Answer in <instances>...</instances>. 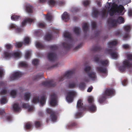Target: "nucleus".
<instances>
[{
  "mask_svg": "<svg viewBox=\"0 0 132 132\" xmlns=\"http://www.w3.org/2000/svg\"><path fill=\"white\" fill-rule=\"evenodd\" d=\"M115 90L113 88H107L105 90L104 94L100 96L98 98L99 102L102 104L107 98V96H112L114 95Z\"/></svg>",
  "mask_w": 132,
  "mask_h": 132,
  "instance_id": "1",
  "label": "nucleus"
},
{
  "mask_svg": "<svg viewBox=\"0 0 132 132\" xmlns=\"http://www.w3.org/2000/svg\"><path fill=\"white\" fill-rule=\"evenodd\" d=\"M127 58L128 60H125L122 62V65L120 67L119 70L121 72H123L127 68L132 67V54L127 55Z\"/></svg>",
  "mask_w": 132,
  "mask_h": 132,
  "instance_id": "2",
  "label": "nucleus"
},
{
  "mask_svg": "<svg viewBox=\"0 0 132 132\" xmlns=\"http://www.w3.org/2000/svg\"><path fill=\"white\" fill-rule=\"evenodd\" d=\"M64 37L65 38H67L68 39V43H63L62 45L64 48L67 50L70 49L72 46L71 44L72 42V39L71 35L68 32H65L64 34Z\"/></svg>",
  "mask_w": 132,
  "mask_h": 132,
  "instance_id": "3",
  "label": "nucleus"
},
{
  "mask_svg": "<svg viewBox=\"0 0 132 132\" xmlns=\"http://www.w3.org/2000/svg\"><path fill=\"white\" fill-rule=\"evenodd\" d=\"M124 20V18L121 16H119L117 19H113L112 18H109L108 20V24H110L112 27L116 26V23L120 22L123 23Z\"/></svg>",
  "mask_w": 132,
  "mask_h": 132,
  "instance_id": "4",
  "label": "nucleus"
},
{
  "mask_svg": "<svg viewBox=\"0 0 132 132\" xmlns=\"http://www.w3.org/2000/svg\"><path fill=\"white\" fill-rule=\"evenodd\" d=\"M91 67L90 66H87L84 69L85 71L88 74V76L93 80H95L96 77V73L94 72H89L91 69Z\"/></svg>",
  "mask_w": 132,
  "mask_h": 132,
  "instance_id": "5",
  "label": "nucleus"
},
{
  "mask_svg": "<svg viewBox=\"0 0 132 132\" xmlns=\"http://www.w3.org/2000/svg\"><path fill=\"white\" fill-rule=\"evenodd\" d=\"M46 100L45 97L44 96H42L40 99L39 100V97H34L33 98L32 101V102L34 104L37 103L38 102H39L41 105L42 106L45 103Z\"/></svg>",
  "mask_w": 132,
  "mask_h": 132,
  "instance_id": "6",
  "label": "nucleus"
},
{
  "mask_svg": "<svg viewBox=\"0 0 132 132\" xmlns=\"http://www.w3.org/2000/svg\"><path fill=\"white\" fill-rule=\"evenodd\" d=\"M94 60L96 63L101 64L103 66L106 67L108 66V61L107 60H102L100 59L98 55L95 56L94 58Z\"/></svg>",
  "mask_w": 132,
  "mask_h": 132,
  "instance_id": "7",
  "label": "nucleus"
},
{
  "mask_svg": "<svg viewBox=\"0 0 132 132\" xmlns=\"http://www.w3.org/2000/svg\"><path fill=\"white\" fill-rule=\"evenodd\" d=\"M42 84L44 87H54L56 85V83L52 79L43 82Z\"/></svg>",
  "mask_w": 132,
  "mask_h": 132,
  "instance_id": "8",
  "label": "nucleus"
},
{
  "mask_svg": "<svg viewBox=\"0 0 132 132\" xmlns=\"http://www.w3.org/2000/svg\"><path fill=\"white\" fill-rule=\"evenodd\" d=\"M116 48H114L113 49H105V52L109 54L113 59L117 58L118 57L117 53L116 51Z\"/></svg>",
  "mask_w": 132,
  "mask_h": 132,
  "instance_id": "9",
  "label": "nucleus"
},
{
  "mask_svg": "<svg viewBox=\"0 0 132 132\" xmlns=\"http://www.w3.org/2000/svg\"><path fill=\"white\" fill-rule=\"evenodd\" d=\"M75 73L74 70H72L66 72L64 76H62L60 78L59 81H62L64 80V78L66 77L67 78H69L71 77L72 75Z\"/></svg>",
  "mask_w": 132,
  "mask_h": 132,
  "instance_id": "10",
  "label": "nucleus"
},
{
  "mask_svg": "<svg viewBox=\"0 0 132 132\" xmlns=\"http://www.w3.org/2000/svg\"><path fill=\"white\" fill-rule=\"evenodd\" d=\"M75 93L73 91H69L67 93L66 99L68 102L71 103L73 102Z\"/></svg>",
  "mask_w": 132,
  "mask_h": 132,
  "instance_id": "11",
  "label": "nucleus"
},
{
  "mask_svg": "<svg viewBox=\"0 0 132 132\" xmlns=\"http://www.w3.org/2000/svg\"><path fill=\"white\" fill-rule=\"evenodd\" d=\"M46 111L47 113L51 114L50 117L52 121H54L57 120V116L55 112L53 111L50 108H47Z\"/></svg>",
  "mask_w": 132,
  "mask_h": 132,
  "instance_id": "12",
  "label": "nucleus"
},
{
  "mask_svg": "<svg viewBox=\"0 0 132 132\" xmlns=\"http://www.w3.org/2000/svg\"><path fill=\"white\" fill-rule=\"evenodd\" d=\"M57 96L55 94L51 95L50 97V104L52 106H55L56 104Z\"/></svg>",
  "mask_w": 132,
  "mask_h": 132,
  "instance_id": "13",
  "label": "nucleus"
},
{
  "mask_svg": "<svg viewBox=\"0 0 132 132\" xmlns=\"http://www.w3.org/2000/svg\"><path fill=\"white\" fill-rule=\"evenodd\" d=\"M22 75V73L20 72H16L12 75L10 77V79L11 80L16 79L21 77Z\"/></svg>",
  "mask_w": 132,
  "mask_h": 132,
  "instance_id": "14",
  "label": "nucleus"
},
{
  "mask_svg": "<svg viewBox=\"0 0 132 132\" xmlns=\"http://www.w3.org/2000/svg\"><path fill=\"white\" fill-rule=\"evenodd\" d=\"M96 69L97 71L99 73H106L107 71L106 68L102 67H97L96 68Z\"/></svg>",
  "mask_w": 132,
  "mask_h": 132,
  "instance_id": "15",
  "label": "nucleus"
},
{
  "mask_svg": "<svg viewBox=\"0 0 132 132\" xmlns=\"http://www.w3.org/2000/svg\"><path fill=\"white\" fill-rule=\"evenodd\" d=\"M13 55L9 51H4L2 56L3 58L7 59H10Z\"/></svg>",
  "mask_w": 132,
  "mask_h": 132,
  "instance_id": "16",
  "label": "nucleus"
},
{
  "mask_svg": "<svg viewBox=\"0 0 132 132\" xmlns=\"http://www.w3.org/2000/svg\"><path fill=\"white\" fill-rule=\"evenodd\" d=\"M25 10L28 13H32L33 12V7L29 4H26L25 7Z\"/></svg>",
  "mask_w": 132,
  "mask_h": 132,
  "instance_id": "17",
  "label": "nucleus"
},
{
  "mask_svg": "<svg viewBox=\"0 0 132 132\" xmlns=\"http://www.w3.org/2000/svg\"><path fill=\"white\" fill-rule=\"evenodd\" d=\"M117 5L115 4L113 5L110 9V15L111 16H113L115 13L117 12Z\"/></svg>",
  "mask_w": 132,
  "mask_h": 132,
  "instance_id": "18",
  "label": "nucleus"
},
{
  "mask_svg": "<svg viewBox=\"0 0 132 132\" xmlns=\"http://www.w3.org/2000/svg\"><path fill=\"white\" fill-rule=\"evenodd\" d=\"M47 57L50 61H54L56 59L57 55L55 53H49L47 54Z\"/></svg>",
  "mask_w": 132,
  "mask_h": 132,
  "instance_id": "19",
  "label": "nucleus"
},
{
  "mask_svg": "<svg viewBox=\"0 0 132 132\" xmlns=\"http://www.w3.org/2000/svg\"><path fill=\"white\" fill-rule=\"evenodd\" d=\"M82 101L81 100H79L77 103V106L78 109L79 111H82L84 110V108L83 106V103H82Z\"/></svg>",
  "mask_w": 132,
  "mask_h": 132,
  "instance_id": "20",
  "label": "nucleus"
},
{
  "mask_svg": "<svg viewBox=\"0 0 132 132\" xmlns=\"http://www.w3.org/2000/svg\"><path fill=\"white\" fill-rule=\"evenodd\" d=\"M35 19H32L30 18H28L26 19L21 23L22 26L23 27L25 26L27 23H30L34 22Z\"/></svg>",
  "mask_w": 132,
  "mask_h": 132,
  "instance_id": "21",
  "label": "nucleus"
},
{
  "mask_svg": "<svg viewBox=\"0 0 132 132\" xmlns=\"http://www.w3.org/2000/svg\"><path fill=\"white\" fill-rule=\"evenodd\" d=\"M88 108L89 110L92 112H94L96 110V106L94 104L89 105Z\"/></svg>",
  "mask_w": 132,
  "mask_h": 132,
  "instance_id": "22",
  "label": "nucleus"
},
{
  "mask_svg": "<svg viewBox=\"0 0 132 132\" xmlns=\"http://www.w3.org/2000/svg\"><path fill=\"white\" fill-rule=\"evenodd\" d=\"M124 9V7L122 5H120L119 6L117 5V12L119 13H121L123 11Z\"/></svg>",
  "mask_w": 132,
  "mask_h": 132,
  "instance_id": "23",
  "label": "nucleus"
},
{
  "mask_svg": "<svg viewBox=\"0 0 132 132\" xmlns=\"http://www.w3.org/2000/svg\"><path fill=\"white\" fill-rule=\"evenodd\" d=\"M82 28L84 32L86 33L88 29V25L87 23H83Z\"/></svg>",
  "mask_w": 132,
  "mask_h": 132,
  "instance_id": "24",
  "label": "nucleus"
},
{
  "mask_svg": "<svg viewBox=\"0 0 132 132\" xmlns=\"http://www.w3.org/2000/svg\"><path fill=\"white\" fill-rule=\"evenodd\" d=\"M99 13L98 11L97 10L95 7L93 8L92 14L93 16L94 17H96L98 15Z\"/></svg>",
  "mask_w": 132,
  "mask_h": 132,
  "instance_id": "25",
  "label": "nucleus"
},
{
  "mask_svg": "<svg viewBox=\"0 0 132 132\" xmlns=\"http://www.w3.org/2000/svg\"><path fill=\"white\" fill-rule=\"evenodd\" d=\"M21 18L20 16L14 14L11 17V19L14 21H17L19 20Z\"/></svg>",
  "mask_w": 132,
  "mask_h": 132,
  "instance_id": "26",
  "label": "nucleus"
},
{
  "mask_svg": "<svg viewBox=\"0 0 132 132\" xmlns=\"http://www.w3.org/2000/svg\"><path fill=\"white\" fill-rule=\"evenodd\" d=\"M62 19L63 20H65V21H67V20H68L69 19V15L67 12H64L62 15Z\"/></svg>",
  "mask_w": 132,
  "mask_h": 132,
  "instance_id": "27",
  "label": "nucleus"
},
{
  "mask_svg": "<svg viewBox=\"0 0 132 132\" xmlns=\"http://www.w3.org/2000/svg\"><path fill=\"white\" fill-rule=\"evenodd\" d=\"M78 123L76 122H72L68 124L67 126V128L70 129L73 127H74L77 125Z\"/></svg>",
  "mask_w": 132,
  "mask_h": 132,
  "instance_id": "28",
  "label": "nucleus"
},
{
  "mask_svg": "<svg viewBox=\"0 0 132 132\" xmlns=\"http://www.w3.org/2000/svg\"><path fill=\"white\" fill-rule=\"evenodd\" d=\"M13 108L14 111H19L20 109V108L19 107V104L16 103L14 104Z\"/></svg>",
  "mask_w": 132,
  "mask_h": 132,
  "instance_id": "29",
  "label": "nucleus"
},
{
  "mask_svg": "<svg viewBox=\"0 0 132 132\" xmlns=\"http://www.w3.org/2000/svg\"><path fill=\"white\" fill-rule=\"evenodd\" d=\"M19 66L20 67L26 68L28 66V64L26 63V62L21 61L19 63Z\"/></svg>",
  "mask_w": 132,
  "mask_h": 132,
  "instance_id": "30",
  "label": "nucleus"
},
{
  "mask_svg": "<svg viewBox=\"0 0 132 132\" xmlns=\"http://www.w3.org/2000/svg\"><path fill=\"white\" fill-rule=\"evenodd\" d=\"M52 38V35L50 34H48L45 36L44 39L45 40L49 41L51 40Z\"/></svg>",
  "mask_w": 132,
  "mask_h": 132,
  "instance_id": "31",
  "label": "nucleus"
},
{
  "mask_svg": "<svg viewBox=\"0 0 132 132\" xmlns=\"http://www.w3.org/2000/svg\"><path fill=\"white\" fill-rule=\"evenodd\" d=\"M31 96V94L30 93H26L24 96V100L26 101H29L30 99V97Z\"/></svg>",
  "mask_w": 132,
  "mask_h": 132,
  "instance_id": "32",
  "label": "nucleus"
},
{
  "mask_svg": "<svg viewBox=\"0 0 132 132\" xmlns=\"http://www.w3.org/2000/svg\"><path fill=\"white\" fill-rule=\"evenodd\" d=\"M86 86V84L84 82H80L79 85V87L81 90L84 89Z\"/></svg>",
  "mask_w": 132,
  "mask_h": 132,
  "instance_id": "33",
  "label": "nucleus"
},
{
  "mask_svg": "<svg viewBox=\"0 0 132 132\" xmlns=\"http://www.w3.org/2000/svg\"><path fill=\"white\" fill-rule=\"evenodd\" d=\"M43 77L42 74L40 75V74H38L37 75L34 76L33 79L35 80H38L41 78Z\"/></svg>",
  "mask_w": 132,
  "mask_h": 132,
  "instance_id": "34",
  "label": "nucleus"
},
{
  "mask_svg": "<svg viewBox=\"0 0 132 132\" xmlns=\"http://www.w3.org/2000/svg\"><path fill=\"white\" fill-rule=\"evenodd\" d=\"M92 50L94 51L98 52L102 50V48L100 46H95L93 47Z\"/></svg>",
  "mask_w": 132,
  "mask_h": 132,
  "instance_id": "35",
  "label": "nucleus"
},
{
  "mask_svg": "<svg viewBox=\"0 0 132 132\" xmlns=\"http://www.w3.org/2000/svg\"><path fill=\"white\" fill-rule=\"evenodd\" d=\"M5 71L2 68H0V79H2L4 75Z\"/></svg>",
  "mask_w": 132,
  "mask_h": 132,
  "instance_id": "36",
  "label": "nucleus"
},
{
  "mask_svg": "<svg viewBox=\"0 0 132 132\" xmlns=\"http://www.w3.org/2000/svg\"><path fill=\"white\" fill-rule=\"evenodd\" d=\"M32 126V123L31 122H28L26 124L25 128L26 129H30L31 128Z\"/></svg>",
  "mask_w": 132,
  "mask_h": 132,
  "instance_id": "37",
  "label": "nucleus"
},
{
  "mask_svg": "<svg viewBox=\"0 0 132 132\" xmlns=\"http://www.w3.org/2000/svg\"><path fill=\"white\" fill-rule=\"evenodd\" d=\"M80 28L78 27H75L74 28V32L77 35H79L80 34Z\"/></svg>",
  "mask_w": 132,
  "mask_h": 132,
  "instance_id": "38",
  "label": "nucleus"
},
{
  "mask_svg": "<svg viewBox=\"0 0 132 132\" xmlns=\"http://www.w3.org/2000/svg\"><path fill=\"white\" fill-rule=\"evenodd\" d=\"M117 43V42L115 41H113L111 42H109L108 43V46L110 47H111L112 46H114L116 45Z\"/></svg>",
  "mask_w": 132,
  "mask_h": 132,
  "instance_id": "39",
  "label": "nucleus"
},
{
  "mask_svg": "<svg viewBox=\"0 0 132 132\" xmlns=\"http://www.w3.org/2000/svg\"><path fill=\"white\" fill-rule=\"evenodd\" d=\"M17 92L16 90H13L10 93V95L13 98H15Z\"/></svg>",
  "mask_w": 132,
  "mask_h": 132,
  "instance_id": "40",
  "label": "nucleus"
},
{
  "mask_svg": "<svg viewBox=\"0 0 132 132\" xmlns=\"http://www.w3.org/2000/svg\"><path fill=\"white\" fill-rule=\"evenodd\" d=\"M56 3V1L55 0H49L48 2V3L50 6H54Z\"/></svg>",
  "mask_w": 132,
  "mask_h": 132,
  "instance_id": "41",
  "label": "nucleus"
},
{
  "mask_svg": "<svg viewBox=\"0 0 132 132\" xmlns=\"http://www.w3.org/2000/svg\"><path fill=\"white\" fill-rule=\"evenodd\" d=\"M76 86V84L75 83H69L68 86V88H75Z\"/></svg>",
  "mask_w": 132,
  "mask_h": 132,
  "instance_id": "42",
  "label": "nucleus"
},
{
  "mask_svg": "<svg viewBox=\"0 0 132 132\" xmlns=\"http://www.w3.org/2000/svg\"><path fill=\"white\" fill-rule=\"evenodd\" d=\"M36 46L37 48H43L44 47V46L43 45L38 42L37 43Z\"/></svg>",
  "mask_w": 132,
  "mask_h": 132,
  "instance_id": "43",
  "label": "nucleus"
},
{
  "mask_svg": "<svg viewBox=\"0 0 132 132\" xmlns=\"http://www.w3.org/2000/svg\"><path fill=\"white\" fill-rule=\"evenodd\" d=\"M5 114L6 115L5 116V118L6 119V120L7 121H11L12 119V117L11 116L8 114Z\"/></svg>",
  "mask_w": 132,
  "mask_h": 132,
  "instance_id": "44",
  "label": "nucleus"
},
{
  "mask_svg": "<svg viewBox=\"0 0 132 132\" xmlns=\"http://www.w3.org/2000/svg\"><path fill=\"white\" fill-rule=\"evenodd\" d=\"M30 41L29 38L28 37H26L25 38L24 42L25 45L28 44L29 43Z\"/></svg>",
  "mask_w": 132,
  "mask_h": 132,
  "instance_id": "45",
  "label": "nucleus"
},
{
  "mask_svg": "<svg viewBox=\"0 0 132 132\" xmlns=\"http://www.w3.org/2000/svg\"><path fill=\"white\" fill-rule=\"evenodd\" d=\"M39 61L37 59H34L32 61V64L35 65H37L39 63Z\"/></svg>",
  "mask_w": 132,
  "mask_h": 132,
  "instance_id": "46",
  "label": "nucleus"
},
{
  "mask_svg": "<svg viewBox=\"0 0 132 132\" xmlns=\"http://www.w3.org/2000/svg\"><path fill=\"white\" fill-rule=\"evenodd\" d=\"M35 126L36 127L38 128L40 127L41 126V122L38 121H35Z\"/></svg>",
  "mask_w": 132,
  "mask_h": 132,
  "instance_id": "47",
  "label": "nucleus"
},
{
  "mask_svg": "<svg viewBox=\"0 0 132 132\" xmlns=\"http://www.w3.org/2000/svg\"><path fill=\"white\" fill-rule=\"evenodd\" d=\"M31 54V52L29 51H27L25 54V57L26 59H28L29 57Z\"/></svg>",
  "mask_w": 132,
  "mask_h": 132,
  "instance_id": "48",
  "label": "nucleus"
},
{
  "mask_svg": "<svg viewBox=\"0 0 132 132\" xmlns=\"http://www.w3.org/2000/svg\"><path fill=\"white\" fill-rule=\"evenodd\" d=\"M58 47L56 45H51L50 47V49L52 50H55L58 49Z\"/></svg>",
  "mask_w": 132,
  "mask_h": 132,
  "instance_id": "49",
  "label": "nucleus"
},
{
  "mask_svg": "<svg viewBox=\"0 0 132 132\" xmlns=\"http://www.w3.org/2000/svg\"><path fill=\"white\" fill-rule=\"evenodd\" d=\"M23 44V43L22 42H17L15 43V45L16 47L18 48H19L22 46Z\"/></svg>",
  "mask_w": 132,
  "mask_h": 132,
  "instance_id": "50",
  "label": "nucleus"
},
{
  "mask_svg": "<svg viewBox=\"0 0 132 132\" xmlns=\"http://www.w3.org/2000/svg\"><path fill=\"white\" fill-rule=\"evenodd\" d=\"M88 101L89 104V105L94 104V100L93 98L90 97L88 98Z\"/></svg>",
  "mask_w": 132,
  "mask_h": 132,
  "instance_id": "51",
  "label": "nucleus"
},
{
  "mask_svg": "<svg viewBox=\"0 0 132 132\" xmlns=\"http://www.w3.org/2000/svg\"><path fill=\"white\" fill-rule=\"evenodd\" d=\"M131 29V27L129 26H126L124 28V30L127 32H129Z\"/></svg>",
  "mask_w": 132,
  "mask_h": 132,
  "instance_id": "52",
  "label": "nucleus"
},
{
  "mask_svg": "<svg viewBox=\"0 0 132 132\" xmlns=\"http://www.w3.org/2000/svg\"><path fill=\"white\" fill-rule=\"evenodd\" d=\"M35 34L38 35H41L42 34V30L40 29L36 30L35 31Z\"/></svg>",
  "mask_w": 132,
  "mask_h": 132,
  "instance_id": "53",
  "label": "nucleus"
},
{
  "mask_svg": "<svg viewBox=\"0 0 132 132\" xmlns=\"http://www.w3.org/2000/svg\"><path fill=\"white\" fill-rule=\"evenodd\" d=\"M82 113L81 112H79L77 113L75 115V118H78L81 117Z\"/></svg>",
  "mask_w": 132,
  "mask_h": 132,
  "instance_id": "54",
  "label": "nucleus"
},
{
  "mask_svg": "<svg viewBox=\"0 0 132 132\" xmlns=\"http://www.w3.org/2000/svg\"><path fill=\"white\" fill-rule=\"evenodd\" d=\"M97 24L95 22H93L92 23V29H94L96 27Z\"/></svg>",
  "mask_w": 132,
  "mask_h": 132,
  "instance_id": "55",
  "label": "nucleus"
},
{
  "mask_svg": "<svg viewBox=\"0 0 132 132\" xmlns=\"http://www.w3.org/2000/svg\"><path fill=\"white\" fill-rule=\"evenodd\" d=\"M122 48L125 49H128L130 48V46L128 44H124L122 45Z\"/></svg>",
  "mask_w": 132,
  "mask_h": 132,
  "instance_id": "56",
  "label": "nucleus"
},
{
  "mask_svg": "<svg viewBox=\"0 0 132 132\" xmlns=\"http://www.w3.org/2000/svg\"><path fill=\"white\" fill-rule=\"evenodd\" d=\"M1 103L2 104H5L6 103V100L5 98H3L1 100Z\"/></svg>",
  "mask_w": 132,
  "mask_h": 132,
  "instance_id": "57",
  "label": "nucleus"
},
{
  "mask_svg": "<svg viewBox=\"0 0 132 132\" xmlns=\"http://www.w3.org/2000/svg\"><path fill=\"white\" fill-rule=\"evenodd\" d=\"M7 93V90L5 89H3L0 93L1 95H5Z\"/></svg>",
  "mask_w": 132,
  "mask_h": 132,
  "instance_id": "58",
  "label": "nucleus"
},
{
  "mask_svg": "<svg viewBox=\"0 0 132 132\" xmlns=\"http://www.w3.org/2000/svg\"><path fill=\"white\" fill-rule=\"evenodd\" d=\"M90 2L88 1H84L83 3V4L85 6H86L89 5L90 4Z\"/></svg>",
  "mask_w": 132,
  "mask_h": 132,
  "instance_id": "59",
  "label": "nucleus"
},
{
  "mask_svg": "<svg viewBox=\"0 0 132 132\" xmlns=\"http://www.w3.org/2000/svg\"><path fill=\"white\" fill-rule=\"evenodd\" d=\"M57 4L60 6H62L64 4V2L63 1H59L57 2Z\"/></svg>",
  "mask_w": 132,
  "mask_h": 132,
  "instance_id": "60",
  "label": "nucleus"
},
{
  "mask_svg": "<svg viewBox=\"0 0 132 132\" xmlns=\"http://www.w3.org/2000/svg\"><path fill=\"white\" fill-rule=\"evenodd\" d=\"M5 47L6 49L10 50L12 47V46L11 44H9L6 45Z\"/></svg>",
  "mask_w": 132,
  "mask_h": 132,
  "instance_id": "61",
  "label": "nucleus"
},
{
  "mask_svg": "<svg viewBox=\"0 0 132 132\" xmlns=\"http://www.w3.org/2000/svg\"><path fill=\"white\" fill-rule=\"evenodd\" d=\"M46 18L47 20L51 21L52 20V17L50 15H46Z\"/></svg>",
  "mask_w": 132,
  "mask_h": 132,
  "instance_id": "62",
  "label": "nucleus"
},
{
  "mask_svg": "<svg viewBox=\"0 0 132 132\" xmlns=\"http://www.w3.org/2000/svg\"><path fill=\"white\" fill-rule=\"evenodd\" d=\"M73 13H75L78 12L79 11V9L76 7L73 8L72 10Z\"/></svg>",
  "mask_w": 132,
  "mask_h": 132,
  "instance_id": "63",
  "label": "nucleus"
},
{
  "mask_svg": "<svg viewBox=\"0 0 132 132\" xmlns=\"http://www.w3.org/2000/svg\"><path fill=\"white\" fill-rule=\"evenodd\" d=\"M121 33L120 31H118L116 32L115 35L116 36H121Z\"/></svg>",
  "mask_w": 132,
  "mask_h": 132,
  "instance_id": "64",
  "label": "nucleus"
}]
</instances>
